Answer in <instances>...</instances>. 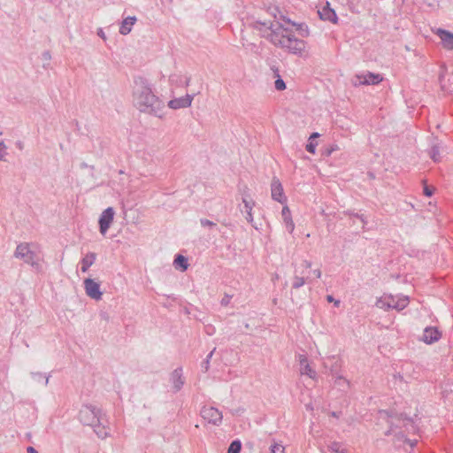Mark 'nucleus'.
Returning <instances> with one entry per match:
<instances>
[{
    "instance_id": "obj_1",
    "label": "nucleus",
    "mask_w": 453,
    "mask_h": 453,
    "mask_svg": "<svg viewBox=\"0 0 453 453\" xmlns=\"http://www.w3.org/2000/svg\"><path fill=\"white\" fill-rule=\"evenodd\" d=\"M134 83V103L135 107L142 112L162 119L165 103L153 93L152 85L143 77L136 78Z\"/></svg>"
},
{
    "instance_id": "obj_2",
    "label": "nucleus",
    "mask_w": 453,
    "mask_h": 453,
    "mask_svg": "<svg viewBox=\"0 0 453 453\" xmlns=\"http://www.w3.org/2000/svg\"><path fill=\"white\" fill-rule=\"evenodd\" d=\"M79 419L85 426L94 428L96 435L104 439L110 434V428L106 426L108 422L102 411L92 404H84L79 412Z\"/></svg>"
},
{
    "instance_id": "obj_3",
    "label": "nucleus",
    "mask_w": 453,
    "mask_h": 453,
    "mask_svg": "<svg viewBox=\"0 0 453 453\" xmlns=\"http://www.w3.org/2000/svg\"><path fill=\"white\" fill-rule=\"evenodd\" d=\"M379 418L384 419L389 426V429L385 432V435H393V443L395 447H400L401 442H407L411 448H413L417 444V440L411 441L406 438L405 432L403 429L402 422L403 413H396L393 411L382 410L379 411Z\"/></svg>"
},
{
    "instance_id": "obj_4",
    "label": "nucleus",
    "mask_w": 453,
    "mask_h": 453,
    "mask_svg": "<svg viewBox=\"0 0 453 453\" xmlns=\"http://www.w3.org/2000/svg\"><path fill=\"white\" fill-rule=\"evenodd\" d=\"M270 33L266 35L263 34L262 37L268 40L274 46L281 48V43H284L285 38H287L288 34L290 33L291 29L288 27H284L282 24L280 22H273L269 21V26L267 27Z\"/></svg>"
},
{
    "instance_id": "obj_5",
    "label": "nucleus",
    "mask_w": 453,
    "mask_h": 453,
    "mask_svg": "<svg viewBox=\"0 0 453 453\" xmlns=\"http://www.w3.org/2000/svg\"><path fill=\"white\" fill-rule=\"evenodd\" d=\"M34 247L35 245L32 243H19L16 248L14 257L22 259L25 263L32 266H38V256Z\"/></svg>"
},
{
    "instance_id": "obj_6",
    "label": "nucleus",
    "mask_w": 453,
    "mask_h": 453,
    "mask_svg": "<svg viewBox=\"0 0 453 453\" xmlns=\"http://www.w3.org/2000/svg\"><path fill=\"white\" fill-rule=\"evenodd\" d=\"M284 42V43H281V49L287 50L291 54L300 56L305 50L306 42L302 39L296 38L292 30L288 34Z\"/></svg>"
},
{
    "instance_id": "obj_7",
    "label": "nucleus",
    "mask_w": 453,
    "mask_h": 453,
    "mask_svg": "<svg viewBox=\"0 0 453 453\" xmlns=\"http://www.w3.org/2000/svg\"><path fill=\"white\" fill-rule=\"evenodd\" d=\"M200 414L202 418L207 420L210 424L219 426L222 423L223 415L217 408L212 406H203L201 409Z\"/></svg>"
},
{
    "instance_id": "obj_8",
    "label": "nucleus",
    "mask_w": 453,
    "mask_h": 453,
    "mask_svg": "<svg viewBox=\"0 0 453 453\" xmlns=\"http://www.w3.org/2000/svg\"><path fill=\"white\" fill-rule=\"evenodd\" d=\"M114 216L115 211L112 207H108L102 211L98 219L99 232L101 234L104 235L107 233L113 222Z\"/></svg>"
},
{
    "instance_id": "obj_9",
    "label": "nucleus",
    "mask_w": 453,
    "mask_h": 453,
    "mask_svg": "<svg viewBox=\"0 0 453 453\" xmlns=\"http://www.w3.org/2000/svg\"><path fill=\"white\" fill-rule=\"evenodd\" d=\"M84 288L86 294L92 299L100 300L103 296V292L100 290V284L95 281L91 278L84 280Z\"/></svg>"
},
{
    "instance_id": "obj_10",
    "label": "nucleus",
    "mask_w": 453,
    "mask_h": 453,
    "mask_svg": "<svg viewBox=\"0 0 453 453\" xmlns=\"http://www.w3.org/2000/svg\"><path fill=\"white\" fill-rule=\"evenodd\" d=\"M356 79L358 81V85H377L383 80L380 74L371 72H368L366 74H357Z\"/></svg>"
},
{
    "instance_id": "obj_11",
    "label": "nucleus",
    "mask_w": 453,
    "mask_h": 453,
    "mask_svg": "<svg viewBox=\"0 0 453 453\" xmlns=\"http://www.w3.org/2000/svg\"><path fill=\"white\" fill-rule=\"evenodd\" d=\"M194 99V95L187 94L185 96H181L179 98L172 99L168 102V106L171 109H180V108H187L191 105V103Z\"/></svg>"
},
{
    "instance_id": "obj_12",
    "label": "nucleus",
    "mask_w": 453,
    "mask_h": 453,
    "mask_svg": "<svg viewBox=\"0 0 453 453\" xmlns=\"http://www.w3.org/2000/svg\"><path fill=\"white\" fill-rule=\"evenodd\" d=\"M319 18L325 21H330L334 24L338 22V17L334 9L330 7V4L326 2V5L318 12Z\"/></svg>"
},
{
    "instance_id": "obj_13",
    "label": "nucleus",
    "mask_w": 453,
    "mask_h": 453,
    "mask_svg": "<svg viewBox=\"0 0 453 453\" xmlns=\"http://www.w3.org/2000/svg\"><path fill=\"white\" fill-rule=\"evenodd\" d=\"M436 35L441 39L444 49L453 50V33L443 28H438Z\"/></svg>"
},
{
    "instance_id": "obj_14",
    "label": "nucleus",
    "mask_w": 453,
    "mask_h": 453,
    "mask_svg": "<svg viewBox=\"0 0 453 453\" xmlns=\"http://www.w3.org/2000/svg\"><path fill=\"white\" fill-rule=\"evenodd\" d=\"M441 338V333L435 327H426L423 332L422 340L427 343L432 344Z\"/></svg>"
},
{
    "instance_id": "obj_15",
    "label": "nucleus",
    "mask_w": 453,
    "mask_h": 453,
    "mask_svg": "<svg viewBox=\"0 0 453 453\" xmlns=\"http://www.w3.org/2000/svg\"><path fill=\"white\" fill-rule=\"evenodd\" d=\"M299 365L301 374L307 375L312 379L316 376V372L310 366L308 359L304 355H299Z\"/></svg>"
},
{
    "instance_id": "obj_16",
    "label": "nucleus",
    "mask_w": 453,
    "mask_h": 453,
    "mask_svg": "<svg viewBox=\"0 0 453 453\" xmlns=\"http://www.w3.org/2000/svg\"><path fill=\"white\" fill-rule=\"evenodd\" d=\"M171 380L176 391H179L182 388L184 384V380L182 378L181 367H178L175 370H173V372L171 374Z\"/></svg>"
},
{
    "instance_id": "obj_17",
    "label": "nucleus",
    "mask_w": 453,
    "mask_h": 453,
    "mask_svg": "<svg viewBox=\"0 0 453 453\" xmlns=\"http://www.w3.org/2000/svg\"><path fill=\"white\" fill-rule=\"evenodd\" d=\"M136 20L137 19L135 16H128L124 19L119 27V33L123 35H128L131 32L132 27L134 25Z\"/></svg>"
},
{
    "instance_id": "obj_18",
    "label": "nucleus",
    "mask_w": 453,
    "mask_h": 453,
    "mask_svg": "<svg viewBox=\"0 0 453 453\" xmlns=\"http://www.w3.org/2000/svg\"><path fill=\"white\" fill-rule=\"evenodd\" d=\"M96 254L95 252H88L81 260V270L82 273L88 272L89 267L95 263Z\"/></svg>"
},
{
    "instance_id": "obj_19",
    "label": "nucleus",
    "mask_w": 453,
    "mask_h": 453,
    "mask_svg": "<svg viewBox=\"0 0 453 453\" xmlns=\"http://www.w3.org/2000/svg\"><path fill=\"white\" fill-rule=\"evenodd\" d=\"M389 299H391V303L394 305L392 309L396 311L403 310L409 303V297L406 296H402L396 298L390 295Z\"/></svg>"
},
{
    "instance_id": "obj_20",
    "label": "nucleus",
    "mask_w": 453,
    "mask_h": 453,
    "mask_svg": "<svg viewBox=\"0 0 453 453\" xmlns=\"http://www.w3.org/2000/svg\"><path fill=\"white\" fill-rule=\"evenodd\" d=\"M272 198H281L284 195L283 187L279 179L273 178L271 183Z\"/></svg>"
},
{
    "instance_id": "obj_21",
    "label": "nucleus",
    "mask_w": 453,
    "mask_h": 453,
    "mask_svg": "<svg viewBox=\"0 0 453 453\" xmlns=\"http://www.w3.org/2000/svg\"><path fill=\"white\" fill-rule=\"evenodd\" d=\"M243 202V208H241L242 213L244 215L246 220L250 223H252L253 217H252V208L254 206V200H242Z\"/></svg>"
},
{
    "instance_id": "obj_22",
    "label": "nucleus",
    "mask_w": 453,
    "mask_h": 453,
    "mask_svg": "<svg viewBox=\"0 0 453 453\" xmlns=\"http://www.w3.org/2000/svg\"><path fill=\"white\" fill-rule=\"evenodd\" d=\"M403 420L404 421L402 422L401 425L406 435L407 434H414L418 431V426L415 425L412 418H407L403 414Z\"/></svg>"
},
{
    "instance_id": "obj_23",
    "label": "nucleus",
    "mask_w": 453,
    "mask_h": 453,
    "mask_svg": "<svg viewBox=\"0 0 453 453\" xmlns=\"http://www.w3.org/2000/svg\"><path fill=\"white\" fill-rule=\"evenodd\" d=\"M281 215L283 218V220L286 224V228L289 233H292L295 227V225L293 223L290 211L287 205H284L282 208Z\"/></svg>"
},
{
    "instance_id": "obj_24",
    "label": "nucleus",
    "mask_w": 453,
    "mask_h": 453,
    "mask_svg": "<svg viewBox=\"0 0 453 453\" xmlns=\"http://www.w3.org/2000/svg\"><path fill=\"white\" fill-rule=\"evenodd\" d=\"M173 265L176 268L180 269L181 272H185L188 267V258L180 254L175 256Z\"/></svg>"
},
{
    "instance_id": "obj_25",
    "label": "nucleus",
    "mask_w": 453,
    "mask_h": 453,
    "mask_svg": "<svg viewBox=\"0 0 453 453\" xmlns=\"http://www.w3.org/2000/svg\"><path fill=\"white\" fill-rule=\"evenodd\" d=\"M250 26L252 28L259 31L261 33V35L263 34L266 35L269 30L267 28V27L269 26V21L256 20Z\"/></svg>"
},
{
    "instance_id": "obj_26",
    "label": "nucleus",
    "mask_w": 453,
    "mask_h": 453,
    "mask_svg": "<svg viewBox=\"0 0 453 453\" xmlns=\"http://www.w3.org/2000/svg\"><path fill=\"white\" fill-rule=\"evenodd\" d=\"M376 306L386 311L394 307V305L391 303V299H389V296L379 298L376 302Z\"/></svg>"
},
{
    "instance_id": "obj_27",
    "label": "nucleus",
    "mask_w": 453,
    "mask_h": 453,
    "mask_svg": "<svg viewBox=\"0 0 453 453\" xmlns=\"http://www.w3.org/2000/svg\"><path fill=\"white\" fill-rule=\"evenodd\" d=\"M293 27H296V31L302 37H308L310 35V30L305 23H296L291 22Z\"/></svg>"
},
{
    "instance_id": "obj_28",
    "label": "nucleus",
    "mask_w": 453,
    "mask_h": 453,
    "mask_svg": "<svg viewBox=\"0 0 453 453\" xmlns=\"http://www.w3.org/2000/svg\"><path fill=\"white\" fill-rule=\"evenodd\" d=\"M308 276L305 278L303 276H298L296 274L294 277L292 288L297 289L303 287L308 281Z\"/></svg>"
},
{
    "instance_id": "obj_29",
    "label": "nucleus",
    "mask_w": 453,
    "mask_h": 453,
    "mask_svg": "<svg viewBox=\"0 0 453 453\" xmlns=\"http://www.w3.org/2000/svg\"><path fill=\"white\" fill-rule=\"evenodd\" d=\"M429 156L433 159L434 162H440L441 161V154H440V148L438 145H433L432 148L429 150Z\"/></svg>"
},
{
    "instance_id": "obj_30",
    "label": "nucleus",
    "mask_w": 453,
    "mask_h": 453,
    "mask_svg": "<svg viewBox=\"0 0 453 453\" xmlns=\"http://www.w3.org/2000/svg\"><path fill=\"white\" fill-rule=\"evenodd\" d=\"M242 449V442L240 440H234L228 448L227 453H240Z\"/></svg>"
},
{
    "instance_id": "obj_31",
    "label": "nucleus",
    "mask_w": 453,
    "mask_h": 453,
    "mask_svg": "<svg viewBox=\"0 0 453 453\" xmlns=\"http://www.w3.org/2000/svg\"><path fill=\"white\" fill-rule=\"evenodd\" d=\"M216 350V348H214L206 357V358L202 362L201 367L202 371L206 372L209 370L210 367V360L212 357L214 352Z\"/></svg>"
},
{
    "instance_id": "obj_32",
    "label": "nucleus",
    "mask_w": 453,
    "mask_h": 453,
    "mask_svg": "<svg viewBox=\"0 0 453 453\" xmlns=\"http://www.w3.org/2000/svg\"><path fill=\"white\" fill-rule=\"evenodd\" d=\"M275 89L278 91H283L286 89L287 86L285 81L281 79L280 73H277V78L274 81Z\"/></svg>"
},
{
    "instance_id": "obj_33",
    "label": "nucleus",
    "mask_w": 453,
    "mask_h": 453,
    "mask_svg": "<svg viewBox=\"0 0 453 453\" xmlns=\"http://www.w3.org/2000/svg\"><path fill=\"white\" fill-rule=\"evenodd\" d=\"M31 375H32L33 379L37 382H41L42 379H45V382H44L45 385H47L49 382L50 376H46L42 372H31Z\"/></svg>"
},
{
    "instance_id": "obj_34",
    "label": "nucleus",
    "mask_w": 453,
    "mask_h": 453,
    "mask_svg": "<svg viewBox=\"0 0 453 453\" xmlns=\"http://www.w3.org/2000/svg\"><path fill=\"white\" fill-rule=\"evenodd\" d=\"M434 187L427 185L424 182L423 186V195L427 197H431L434 194Z\"/></svg>"
},
{
    "instance_id": "obj_35",
    "label": "nucleus",
    "mask_w": 453,
    "mask_h": 453,
    "mask_svg": "<svg viewBox=\"0 0 453 453\" xmlns=\"http://www.w3.org/2000/svg\"><path fill=\"white\" fill-rule=\"evenodd\" d=\"M271 453H284V447L281 444L274 442L270 446Z\"/></svg>"
},
{
    "instance_id": "obj_36",
    "label": "nucleus",
    "mask_w": 453,
    "mask_h": 453,
    "mask_svg": "<svg viewBox=\"0 0 453 453\" xmlns=\"http://www.w3.org/2000/svg\"><path fill=\"white\" fill-rule=\"evenodd\" d=\"M317 145H318V143L316 142L309 139V141L305 146V149L308 152L314 154L316 151Z\"/></svg>"
},
{
    "instance_id": "obj_37",
    "label": "nucleus",
    "mask_w": 453,
    "mask_h": 453,
    "mask_svg": "<svg viewBox=\"0 0 453 453\" xmlns=\"http://www.w3.org/2000/svg\"><path fill=\"white\" fill-rule=\"evenodd\" d=\"M329 449L332 452L334 453H341L342 451H344L343 449H341V445L339 442L334 441L330 444Z\"/></svg>"
},
{
    "instance_id": "obj_38",
    "label": "nucleus",
    "mask_w": 453,
    "mask_h": 453,
    "mask_svg": "<svg viewBox=\"0 0 453 453\" xmlns=\"http://www.w3.org/2000/svg\"><path fill=\"white\" fill-rule=\"evenodd\" d=\"M169 80L172 83H175L177 86H182V77L177 74L171 75Z\"/></svg>"
},
{
    "instance_id": "obj_39",
    "label": "nucleus",
    "mask_w": 453,
    "mask_h": 453,
    "mask_svg": "<svg viewBox=\"0 0 453 453\" xmlns=\"http://www.w3.org/2000/svg\"><path fill=\"white\" fill-rule=\"evenodd\" d=\"M200 223L203 226L206 227H213L216 226V224L209 219H200Z\"/></svg>"
},
{
    "instance_id": "obj_40",
    "label": "nucleus",
    "mask_w": 453,
    "mask_h": 453,
    "mask_svg": "<svg viewBox=\"0 0 453 453\" xmlns=\"http://www.w3.org/2000/svg\"><path fill=\"white\" fill-rule=\"evenodd\" d=\"M335 383L339 386H343V384H345L346 386H349V381L342 376H338L336 378Z\"/></svg>"
},
{
    "instance_id": "obj_41",
    "label": "nucleus",
    "mask_w": 453,
    "mask_h": 453,
    "mask_svg": "<svg viewBox=\"0 0 453 453\" xmlns=\"http://www.w3.org/2000/svg\"><path fill=\"white\" fill-rule=\"evenodd\" d=\"M81 169H88V174L93 175L94 166L93 165H88L86 163L82 162L80 165Z\"/></svg>"
},
{
    "instance_id": "obj_42",
    "label": "nucleus",
    "mask_w": 453,
    "mask_h": 453,
    "mask_svg": "<svg viewBox=\"0 0 453 453\" xmlns=\"http://www.w3.org/2000/svg\"><path fill=\"white\" fill-rule=\"evenodd\" d=\"M42 58L44 61H48L49 62L51 59L50 52L49 50L43 51L42 54Z\"/></svg>"
},
{
    "instance_id": "obj_43",
    "label": "nucleus",
    "mask_w": 453,
    "mask_h": 453,
    "mask_svg": "<svg viewBox=\"0 0 453 453\" xmlns=\"http://www.w3.org/2000/svg\"><path fill=\"white\" fill-rule=\"evenodd\" d=\"M230 299H231V296H228V295H226V296L222 298V300H221V302H220V303H221V305H223V306H226V305L229 303Z\"/></svg>"
},
{
    "instance_id": "obj_44",
    "label": "nucleus",
    "mask_w": 453,
    "mask_h": 453,
    "mask_svg": "<svg viewBox=\"0 0 453 453\" xmlns=\"http://www.w3.org/2000/svg\"><path fill=\"white\" fill-rule=\"evenodd\" d=\"M189 82H190V77H184L182 78V86L184 87H188L189 85Z\"/></svg>"
},
{
    "instance_id": "obj_45",
    "label": "nucleus",
    "mask_w": 453,
    "mask_h": 453,
    "mask_svg": "<svg viewBox=\"0 0 453 453\" xmlns=\"http://www.w3.org/2000/svg\"><path fill=\"white\" fill-rule=\"evenodd\" d=\"M97 35L101 37L103 40H106L105 34L102 28H98L97 30Z\"/></svg>"
},
{
    "instance_id": "obj_46",
    "label": "nucleus",
    "mask_w": 453,
    "mask_h": 453,
    "mask_svg": "<svg viewBox=\"0 0 453 453\" xmlns=\"http://www.w3.org/2000/svg\"><path fill=\"white\" fill-rule=\"evenodd\" d=\"M302 266L305 267L306 269L311 268V263L310 261L304 260L302 263Z\"/></svg>"
},
{
    "instance_id": "obj_47",
    "label": "nucleus",
    "mask_w": 453,
    "mask_h": 453,
    "mask_svg": "<svg viewBox=\"0 0 453 453\" xmlns=\"http://www.w3.org/2000/svg\"><path fill=\"white\" fill-rule=\"evenodd\" d=\"M312 274L316 277V278H320L321 277V272L319 269H316V270H313L312 271Z\"/></svg>"
},
{
    "instance_id": "obj_48",
    "label": "nucleus",
    "mask_w": 453,
    "mask_h": 453,
    "mask_svg": "<svg viewBox=\"0 0 453 453\" xmlns=\"http://www.w3.org/2000/svg\"><path fill=\"white\" fill-rule=\"evenodd\" d=\"M27 453H39L34 447L32 446H29L27 447Z\"/></svg>"
},
{
    "instance_id": "obj_49",
    "label": "nucleus",
    "mask_w": 453,
    "mask_h": 453,
    "mask_svg": "<svg viewBox=\"0 0 453 453\" xmlns=\"http://www.w3.org/2000/svg\"><path fill=\"white\" fill-rule=\"evenodd\" d=\"M5 149V146L3 142H0V159H3L4 155L2 154L3 150Z\"/></svg>"
},
{
    "instance_id": "obj_50",
    "label": "nucleus",
    "mask_w": 453,
    "mask_h": 453,
    "mask_svg": "<svg viewBox=\"0 0 453 453\" xmlns=\"http://www.w3.org/2000/svg\"><path fill=\"white\" fill-rule=\"evenodd\" d=\"M319 135H320V134H319V133L314 132V133H312V134L310 135V138H309V139H310V140H313V141H314V139H316V138L319 137Z\"/></svg>"
},
{
    "instance_id": "obj_51",
    "label": "nucleus",
    "mask_w": 453,
    "mask_h": 453,
    "mask_svg": "<svg viewBox=\"0 0 453 453\" xmlns=\"http://www.w3.org/2000/svg\"><path fill=\"white\" fill-rule=\"evenodd\" d=\"M281 19L282 20H284L286 23H288L291 25V22H293L290 19L285 17V16H281Z\"/></svg>"
},
{
    "instance_id": "obj_52",
    "label": "nucleus",
    "mask_w": 453,
    "mask_h": 453,
    "mask_svg": "<svg viewBox=\"0 0 453 453\" xmlns=\"http://www.w3.org/2000/svg\"><path fill=\"white\" fill-rule=\"evenodd\" d=\"M272 70H273V72L274 73V77L277 78V73H279V69L277 67H275V66H273Z\"/></svg>"
},
{
    "instance_id": "obj_53",
    "label": "nucleus",
    "mask_w": 453,
    "mask_h": 453,
    "mask_svg": "<svg viewBox=\"0 0 453 453\" xmlns=\"http://www.w3.org/2000/svg\"><path fill=\"white\" fill-rule=\"evenodd\" d=\"M242 411H243V410H242V409H238V410H236V411H233V414H234V415H240V414H241V412H242Z\"/></svg>"
},
{
    "instance_id": "obj_54",
    "label": "nucleus",
    "mask_w": 453,
    "mask_h": 453,
    "mask_svg": "<svg viewBox=\"0 0 453 453\" xmlns=\"http://www.w3.org/2000/svg\"><path fill=\"white\" fill-rule=\"evenodd\" d=\"M326 299H327L328 302H334V297L332 296H327Z\"/></svg>"
},
{
    "instance_id": "obj_55",
    "label": "nucleus",
    "mask_w": 453,
    "mask_h": 453,
    "mask_svg": "<svg viewBox=\"0 0 453 453\" xmlns=\"http://www.w3.org/2000/svg\"><path fill=\"white\" fill-rule=\"evenodd\" d=\"M332 416H333V417H335V418H338V417H339L338 413H337V412H335V411H333V412H332Z\"/></svg>"
},
{
    "instance_id": "obj_56",
    "label": "nucleus",
    "mask_w": 453,
    "mask_h": 453,
    "mask_svg": "<svg viewBox=\"0 0 453 453\" xmlns=\"http://www.w3.org/2000/svg\"><path fill=\"white\" fill-rule=\"evenodd\" d=\"M339 303H340V301H335V302H334V305H335V306H338V305H339Z\"/></svg>"
},
{
    "instance_id": "obj_57",
    "label": "nucleus",
    "mask_w": 453,
    "mask_h": 453,
    "mask_svg": "<svg viewBox=\"0 0 453 453\" xmlns=\"http://www.w3.org/2000/svg\"><path fill=\"white\" fill-rule=\"evenodd\" d=\"M278 201H279L280 203H283V202H284L285 200L279 199Z\"/></svg>"
},
{
    "instance_id": "obj_58",
    "label": "nucleus",
    "mask_w": 453,
    "mask_h": 453,
    "mask_svg": "<svg viewBox=\"0 0 453 453\" xmlns=\"http://www.w3.org/2000/svg\"><path fill=\"white\" fill-rule=\"evenodd\" d=\"M341 453H346V451H342Z\"/></svg>"
}]
</instances>
